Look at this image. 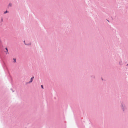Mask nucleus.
Instances as JSON below:
<instances>
[{
    "label": "nucleus",
    "instance_id": "nucleus-1",
    "mask_svg": "<svg viewBox=\"0 0 128 128\" xmlns=\"http://www.w3.org/2000/svg\"><path fill=\"white\" fill-rule=\"evenodd\" d=\"M34 78V77H33L31 78L30 81L29 82V83H31L32 81V80H33Z\"/></svg>",
    "mask_w": 128,
    "mask_h": 128
},
{
    "label": "nucleus",
    "instance_id": "nucleus-2",
    "mask_svg": "<svg viewBox=\"0 0 128 128\" xmlns=\"http://www.w3.org/2000/svg\"><path fill=\"white\" fill-rule=\"evenodd\" d=\"M11 6H12V4L11 3H10L8 5V7H11Z\"/></svg>",
    "mask_w": 128,
    "mask_h": 128
},
{
    "label": "nucleus",
    "instance_id": "nucleus-3",
    "mask_svg": "<svg viewBox=\"0 0 128 128\" xmlns=\"http://www.w3.org/2000/svg\"><path fill=\"white\" fill-rule=\"evenodd\" d=\"M14 62H16V59H14Z\"/></svg>",
    "mask_w": 128,
    "mask_h": 128
},
{
    "label": "nucleus",
    "instance_id": "nucleus-4",
    "mask_svg": "<svg viewBox=\"0 0 128 128\" xmlns=\"http://www.w3.org/2000/svg\"><path fill=\"white\" fill-rule=\"evenodd\" d=\"M8 12V11L7 10H6L5 12H4V14H5V13H7Z\"/></svg>",
    "mask_w": 128,
    "mask_h": 128
},
{
    "label": "nucleus",
    "instance_id": "nucleus-5",
    "mask_svg": "<svg viewBox=\"0 0 128 128\" xmlns=\"http://www.w3.org/2000/svg\"><path fill=\"white\" fill-rule=\"evenodd\" d=\"M6 50L7 51L8 53V49L7 48H6Z\"/></svg>",
    "mask_w": 128,
    "mask_h": 128
},
{
    "label": "nucleus",
    "instance_id": "nucleus-6",
    "mask_svg": "<svg viewBox=\"0 0 128 128\" xmlns=\"http://www.w3.org/2000/svg\"><path fill=\"white\" fill-rule=\"evenodd\" d=\"M41 87L42 88H43V86L42 85H41Z\"/></svg>",
    "mask_w": 128,
    "mask_h": 128
},
{
    "label": "nucleus",
    "instance_id": "nucleus-7",
    "mask_svg": "<svg viewBox=\"0 0 128 128\" xmlns=\"http://www.w3.org/2000/svg\"><path fill=\"white\" fill-rule=\"evenodd\" d=\"M26 44V45H28V44Z\"/></svg>",
    "mask_w": 128,
    "mask_h": 128
},
{
    "label": "nucleus",
    "instance_id": "nucleus-8",
    "mask_svg": "<svg viewBox=\"0 0 128 128\" xmlns=\"http://www.w3.org/2000/svg\"><path fill=\"white\" fill-rule=\"evenodd\" d=\"M127 65L128 66V65Z\"/></svg>",
    "mask_w": 128,
    "mask_h": 128
}]
</instances>
